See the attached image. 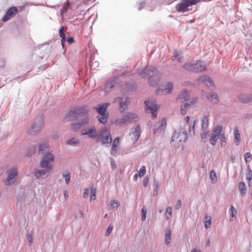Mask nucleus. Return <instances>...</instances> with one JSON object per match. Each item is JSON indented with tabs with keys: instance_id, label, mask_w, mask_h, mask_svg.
I'll return each instance as SVG.
<instances>
[{
	"instance_id": "obj_36",
	"label": "nucleus",
	"mask_w": 252,
	"mask_h": 252,
	"mask_svg": "<svg viewBox=\"0 0 252 252\" xmlns=\"http://www.w3.org/2000/svg\"><path fill=\"white\" fill-rule=\"evenodd\" d=\"M79 143V140L75 138H72L69 139L67 142V144L71 145H76Z\"/></svg>"
},
{
	"instance_id": "obj_30",
	"label": "nucleus",
	"mask_w": 252,
	"mask_h": 252,
	"mask_svg": "<svg viewBox=\"0 0 252 252\" xmlns=\"http://www.w3.org/2000/svg\"><path fill=\"white\" fill-rule=\"evenodd\" d=\"M210 177L211 179V182L212 183L214 184L217 181V176L215 171L214 170H212L210 171Z\"/></svg>"
},
{
	"instance_id": "obj_62",
	"label": "nucleus",
	"mask_w": 252,
	"mask_h": 252,
	"mask_svg": "<svg viewBox=\"0 0 252 252\" xmlns=\"http://www.w3.org/2000/svg\"><path fill=\"white\" fill-rule=\"evenodd\" d=\"M210 246V241H209V240H208V242L206 244V246L207 247V246Z\"/></svg>"
},
{
	"instance_id": "obj_61",
	"label": "nucleus",
	"mask_w": 252,
	"mask_h": 252,
	"mask_svg": "<svg viewBox=\"0 0 252 252\" xmlns=\"http://www.w3.org/2000/svg\"><path fill=\"white\" fill-rule=\"evenodd\" d=\"M166 124V121H165V119H163L162 120V125L163 124L164 125H165Z\"/></svg>"
},
{
	"instance_id": "obj_42",
	"label": "nucleus",
	"mask_w": 252,
	"mask_h": 252,
	"mask_svg": "<svg viewBox=\"0 0 252 252\" xmlns=\"http://www.w3.org/2000/svg\"><path fill=\"white\" fill-rule=\"evenodd\" d=\"M218 138H219L217 136H214L212 134L209 140L210 143L212 145H215L216 144V142Z\"/></svg>"
},
{
	"instance_id": "obj_54",
	"label": "nucleus",
	"mask_w": 252,
	"mask_h": 252,
	"mask_svg": "<svg viewBox=\"0 0 252 252\" xmlns=\"http://www.w3.org/2000/svg\"><path fill=\"white\" fill-rule=\"evenodd\" d=\"M114 87L113 82H110L106 84V88H112Z\"/></svg>"
},
{
	"instance_id": "obj_17",
	"label": "nucleus",
	"mask_w": 252,
	"mask_h": 252,
	"mask_svg": "<svg viewBox=\"0 0 252 252\" xmlns=\"http://www.w3.org/2000/svg\"><path fill=\"white\" fill-rule=\"evenodd\" d=\"M190 120V117L189 116H187L185 118V120L186 122L187 125L189 126V132L190 133L191 131H192V133H194V125H195V120H191L189 122Z\"/></svg>"
},
{
	"instance_id": "obj_49",
	"label": "nucleus",
	"mask_w": 252,
	"mask_h": 252,
	"mask_svg": "<svg viewBox=\"0 0 252 252\" xmlns=\"http://www.w3.org/2000/svg\"><path fill=\"white\" fill-rule=\"evenodd\" d=\"M117 146L114 145H112L111 151V154L112 155H115V154L117 153Z\"/></svg>"
},
{
	"instance_id": "obj_29",
	"label": "nucleus",
	"mask_w": 252,
	"mask_h": 252,
	"mask_svg": "<svg viewBox=\"0 0 252 252\" xmlns=\"http://www.w3.org/2000/svg\"><path fill=\"white\" fill-rule=\"evenodd\" d=\"M140 135V127L139 126H137L135 129L134 131L132 132V135L134 137V139L137 140Z\"/></svg>"
},
{
	"instance_id": "obj_5",
	"label": "nucleus",
	"mask_w": 252,
	"mask_h": 252,
	"mask_svg": "<svg viewBox=\"0 0 252 252\" xmlns=\"http://www.w3.org/2000/svg\"><path fill=\"white\" fill-rule=\"evenodd\" d=\"M108 105V103H105L95 107V109L99 114V116H97L98 120L103 124H105L108 120V115L106 113V110Z\"/></svg>"
},
{
	"instance_id": "obj_8",
	"label": "nucleus",
	"mask_w": 252,
	"mask_h": 252,
	"mask_svg": "<svg viewBox=\"0 0 252 252\" xmlns=\"http://www.w3.org/2000/svg\"><path fill=\"white\" fill-rule=\"evenodd\" d=\"M185 67L193 72H200L205 70L206 65L202 62L198 61L195 63H189L185 65Z\"/></svg>"
},
{
	"instance_id": "obj_11",
	"label": "nucleus",
	"mask_w": 252,
	"mask_h": 252,
	"mask_svg": "<svg viewBox=\"0 0 252 252\" xmlns=\"http://www.w3.org/2000/svg\"><path fill=\"white\" fill-rule=\"evenodd\" d=\"M145 104L146 106L147 109H149L151 111L153 118H155L156 117H157V112L159 107L155 102H151L148 100H146L145 101Z\"/></svg>"
},
{
	"instance_id": "obj_60",
	"label": "nucleus",
	"mask_w": 252,
	"mask_h": 252,
	"mask_svg": "<svg viewBox=\"0 0 252 252\" xmlns=\"http://www.w3.org/2000/svg\"><path fill=\"white\" fill-rule=\"evenodd\" d=\"M63 193H64V197L65 198H67L68 197V195H67V191H64L63 192Z\"/></svg>"
},
{
	"instance_id": "obj_1",
	"label": "nucleus",
	"mask_w": 252,
	"mask_h": 252,
	"mask_svg": "<svg viewBox=\"0 0 252 252\" xmlns=\"http://www.w3.org/2000/svg\"><path fill=\"white\" fill-rule=\"evenodd\" d=\"M54 159V157L50 153H47L44 156L41 160L40 166L41 168L45 169L35 170L34 173L37 178H44L49 175L50 172L53 169V166L51 164H50V162L53 161Z\"/></svg>"
},
{
	"instance_id": "obj_58",
	"label": "nucleus",
	"mask_w": 252,
	"mask_h": 252,
	"mask_svg": "<svg viewBox=\"0 0 252 252\" xmlns=\"http://www.w3.org/2000/svg\"><path fill=\"white\" fill-rule=\"evenodd\" d=\"M67 41L70 43H72L74 42V39L73 37H70L67 39Z\"/></svg>"
},
{
	"instance_id": "obj_63",
	"label": "nucleus",
	"mask_w": 252,
	"mask_h": 252,
	"mask_svg": "<svg viewBox=\"0 0 252 252\" xmlns=\"http://www.w3.org/2000/svg\"><path fill=\"white\" fill-rule=\"evenodd\" d=\"M191 252H197V251L196 249H193L191 251Z\"/></svg>"
},
{
	"instance_id": "obj_45",
	"label": "nucleus",
	"mask_w": 252,
	"mask_h": 252,
	"mask_svg": "<svg viewBox=\"0 0 252 252\" xmlns=\"http://www.w3.org/2000/svg\"><path fill=\"white\" fill-rule=\"evenodd\" d=\"M203 132L201 134V137L202 139L207 138L210 135V131L206 130H203Z\"/></svg>"
},
{
	"instance_id": "obj_41",
	"label": "nucleus",
	"mask_w": 252,
	"mask_h": 252,
	"mask_svg": "<svg viewBox=\"0 0 252 252\" xmlns=\"http://www.w3.org/2000/svg\"><path fill=\"white\" fill-rule=\"evenodd\" d=\"M96 196V189L93 188L91 190L90 200H95Z\"/></svg>"
},
{
	"instance_id": "obj_34",
	"label": "nucleus",
	"mask_w": 252,
	"mask_h": 252,
	"mask_svg": "<svg viewBox=\"0 0 252 252\" xmlns=\"http://www.w3.org/2000/svg\"><path fill=\"white\" fill-rule=\"evenodd\" d=\"M247 179L249 181V186H252V171L249 170L247 174Z\"/></svg>"
},
{
	"instance_id": "obj_18",
	"label": "nucleus",
	"mask_w": 252,
	"mask_h": 252,
	"mask_svg": "<svg viewBox=\"0 0 252 252\" xmlns=\"http://www.w3.org/2000/svg\"><path fill=\"white\" fill-rule=\"evenodd\" d=\"M239 99L243 103H249L252 101V94H242L239 95Z\"/></svg>"
},
{
	"instance_id": "obj_14",
	"label": "nucleus",
	"mask_w": 252,
	"mask_h": 252,
	"mask_svg": "<svg viewBox=\"0 0 252 252\" xmlns=\"http://www.w3.org/2000/svg\"><path fill=\"white\" fill-rule=\"evenodd\" d=\"M173 90V84L168 82L166 84L165 88L162 89H158L157 93L159 95H164L170 93Z\"/></svg>"
},
{
	"instance_id": "obj_51",
	"label": "nucleus",
	"mask_w": 252,
	"mask_h": 252,
	"mask_svg": "<svg viewBox=\"0 0 252 252\" xmlns=\"http://www.w3.org/2000/svg\"><path fill=\"white\" fill-rule=\"evenodd\" d=\"M119 142H120V138L119 137H117L113 141L112 145H114L118 146V144H119Z\"/></svg>"
},
{
	"instance_id": "obj_53",
	"label": "nucleus",
	"mask_w": 252,
	"mask_h": 252,
	"mask_svg": "<svg viewBox=\"0 0 252 252\" xmlns=\"http://www.w3.org/2000/svg\"><path fill=\"white\" fill-rule=\"evenodd\" d=\"M88 193H89V190H88V189H85L84 192V193L83 194V197H84L85 198H87V197L88 196Z\"/></svg>"
},
{
	"instance_id": "obj_56",
	"label": "nucleus",
	"mask_w": 252,
	"mask_h": 252,
	"mask_svg": "<svg viewBox=\"0 0 252 252\" xmlns=\"http://www.w3.org/2000/svg\"><path fill=\"white\" fill-rule=\"evenodd\" d=\"M180 53L179 52H176L175 53V55H174V56L172 57V60H176V59L177 57H179V56H180Z\"/></svg>"
},
{
	"instance_id": "obj_31",
	"label": "nucleus",
	"mask_w": 252,
	"mask_h": 252,
	"mask_svg": "<svg viewBox=\"0 0 252 252\" xmlns=\"http://www.w3.org/2000/svg\"><path fill=\"white\" fill-rule=\"evenodd\" d=\"M49 150V146L47 143L41 144L39 147V153H42L45 150Z\"/></svg>"
},
{
	"instance_id": "obj_37",
	"label": "nucleus",
	"mask_w": 252,
	"mask_h": 252,
	"mask_svg": "<svg viewBox=\"0 0 252 252\" xmlns=\"http://www.w3.org/2000/svg\"><path fill=\"white\" fill-rule=\"evenodd\" d=\"M110 205L112 209H117L120 206V203L118 201L113 200L110 201Z\"/></svg>"
},
{
	"instance_id": "obj_20",
	"label": "nucleus",
	"mask_w": 252,
	"mask_h": 252,
	"mask_svg": "<svg viewBox=\"0 0 252 252\" xmlns=\"http://www.w3.org/2000/svg\"><path fill=\"white\" fill-rule=\"evenodd\" d=\"M122 99V98L118 97L115 98L114 101L120 103V109L123 112L127 107L128 102L127 101H123Z\"/></svg>"
},
{
	"instance_id": "obj_48",
	"label": "nucleus",
	"mask_w": 252,
	"mask_h": 252,
	"mask_svg": "<svg viewBox=\"0 0 252 252\" xmlns=\"http://www.w3.org/2000/svg\"><path fill=\"white\" fill-rule=\"evenodd\" d=\"M113 229V226L112 225H109L105 232V235L107 236H109L111 233Z\"/></svg>"
},
{
	"instance_id": "obj_19",
	"label": "nucleus",
	"mask_w": 252,
	"mask_h": 252,
	"mask_svg": "<svg viewBox=\"0 0 252 252\" xmlns=\"http://www.w3.org/2000/svg\"><path fill=\"white\" fill-rule=\"evenodd\" d=\"M197 101L195 97L191 98V100L189 103H186L183 107H181V113L182 115H185L186 113V109L189 106L193 105Z\"/></svg>"
},
{
	"instance_id": "obj_43",
	"label": "nucleus",
	"mask_w": 252,
	"mask_h": 252,
	"mask_svg": "<svg viewBox=\"0 0 252 252\" xmlns=\"http://www.w3.org/2000/svg\"><path fill=\"white\" fill-rule=\"evenodd\" d=\"M141 220L142 221H145L146 219L147 210L145 207H143L141 210Z\"/></svg>"
},
{
	"instance_id": "obj_13",
	"label": "nucleus",
	"mask_w": 252,
	"mask_h": 252,
	"mask_svg": "<svg viewBox=\"0 0 252 252\" xmlns=\"http://www.w3.org/2000/svg\"><path fill=\"white\" fill-rule=\"evenodd\" d=\"M89 122V119L86 114H83L82 118L79 119V122L77 124H73L72 125L71 128L74 130H77L80 129L82 126H84Z\"/></svg>"
},
{
	"instance_id": "obj_10",
	"label": "nucleus",
	"mask_w": 252,
	"mask_h": 252,
	"mask_svg": "<svg viewBox=\"0 0 252 252\" xmlns=\"http://www.w3.org/2000/svg\"><path fill=\"white\" fill-rule=\"evenodd\" d=\"M18 174V171L16 168H13L10 169L8 171L7 177L5 181V183L7 185H9L14 182L15 178L16 177Z\"/></svg>"
},
{
	"instance_id": "obj_9",
	"label": "nucleus",
	"mask_w": 252,
	"mask_h": 252,
	"mask_svg": "<svg viewBox=\"0 0 252 252\" xmlns=\"http://www.w3.org/2000/svg\"><path fill=\"white\" fill-rule=\"evenodd\" d=\"M82 114L81 113V111L79 109H74L71 110L66 115L64 119L66 121L73 120V119L77 118L79 119L82 118Z\"/></svg>"
},
{
	"instance_id": "obj_64",
	"label": "nucleus",
	"mask_w": 252,
	"mask_h": 252,
	"mask_svg": "<svg viewBox=\"0 0 252 252\" xmlns=\"http://www.w3.org/2000/svg\"><path fill=\"white\" fill-rule=\"evenodd\" d=\"M108 217V214H105V216H104V218H107Z\"/></svg>"
},
{
	"instance_id": "obj_26",
	"label": "nucleus",
	"mask_w": 252,
	"mask_h": 252,
	"mask_svg": "<svg viewBox=\"0 0 252 252\" xmlns=\"http://www.w3.org/2000/svg\"><path fill=\"white\" fill-rule=\"evenodd\" d=\"M171 231L170 228H168L165 234V243L168 245L170 243V240H171Z\"/></svg>"
},
{
	"instance_id": "obj_57",
	"label": "nucleus",
	"mask_w": 252,
	"mask_h": 252,
	"mask_svg": "<svg viewBox=\"0 0 252 252\" xmlns=\"http://www.w3.org/2000/svg\"><path fill=\"white\" fill-rule=\"evenodd\" d=\"M111 165L113 169L115 168L116 167V164L114 160H112L111 161Z\"/></svg>"
},
{
	"instance_id": "obj_47",
	"label": "nucleus",
	"mask_w": 252,
	"mask_h": 252,
	"mask_svg": "<svg viewBox=\"0 0 252 252\" xmlns=\"http://www.w3.org/2000/svg\"><path fill=\"white\" fill-rule=\"evenodd\" d=\"M230 211L231 212V216L232 218H233L234 217H235L236 214H237V211H236V210L234 208V207L233 206H231L230 208Z\"/></svg>"
},
{
	"instance_id": "obj_59",
	"label": "nucleus",
	"mask_w": 252,
	"mask_h": 252,
	"mask_svg": "<svg viewBox=\"0 0 252 252\" xmlns=\"http://www.w3.org/2000/svg\"><path fill=\"white\" fill-rule=\"evenodd\" d=\"M138 177H139V175L138 174H136L135 175H134V180L135 181H137V179H138Z\"/></svg>"
},
{
	"instance_id": "obj_23",
	"label": "nucleus",
	"mask_w": 252,
	"mask_h": 252,
	"mask_svg": "<svg viewBox=\"0 0 252 252\" xmlns=\"http://www.w3.org/2000/svg\"><path fill=\"white\" fill-rule=\"evenodd\" d=\"M208 99L212 103H217L219 101L217 95L216 94L212 93L208 96H206Z\"/></svg>"
},
{
	"instance_id": "obj_12",
	"label": "nucleus",
	"mask_w": 252,
	"mask_h": 252,
	"mask_svg": "<svg viewBox=\"0 0 252 252\" xmlns=\"http://www.w3.org/2000/svg\"><path fill=\"white\" fill-rule=\"evenodd\" d=\"M81 133L82 135H87L91 138H97L98 137L96 128L93 126L82 129L81 131Z\"/></svg>"
},
{
	"instance_id": "obj_33",
	"label": "nucleus",
	"mask_w": 252,
	"mask_h": 252,
	"mask_svg": "<svg viewBox=\"0 0 252 252\" xmlns=\"http://www.w3.org/2000/svg\"><path fill=\"white\" fill-rule=\"evenodd\" d=\"M205 221L204 222V226L205 228H208L211 226V220L210 216H206L205 217Z\"/></svg>"
},
{
	"instance_id": "obj_28",
	"label": "nucleus",
	"mask_w": 252,
	"mask_h": 252,
	"mask_svg": "<svg viewBox=\"0 0 252 252\" xmlns=\"http://www.w3.org/2000/svg\"><path fill=\"white\" fill-rule=\"evenodd\" d=\"M70 4L69 1L68 0H67L63 4L62 8L61 10V14L62 16H63V14L66 12L69 5Z\"/></svg>"
},
{
	"instance_id": "obj_52",
	"label": "nucleus",
	"mask_w": 252,
	"mask_h": 252,
	"mask_svg": "<svg viewBox=\"0 0 252 252\" xmlns=\"http://www.w3.org/2000/svg\"><path fill=\"white\" fill-rule=\"evenodd\" d=\"M149 182V179L148 177H145L143 180V186L144 187H146L148 186Z\"/></svg>"
},
{
	"instance_id": "obj_55",
	"label": "nucleus",
	"mask_w": 252,
	"mask_h": 252,
	"mask_svg": "<svg viewBox=\"0 0 252 252\" xmlns=\"http://www.w3.org/2000/svg\"><path fill=\"white\" fill-rule=\"evenodd\" d=\"M181 205V200H178L177 201V204H176V209H179V208L180 207Z\"/></svg>"
},
{
	"instance_id": "obj_35",
	"label": "nucleus",
	"mask_w": 252,
	"mask_h": 252,
	"mask_svg": "<svg viewBox=\"0 0 252 252\" xmlns=\"http://www.w3.org/2000/svg\"><path fill=\"white\" fill-rule=\"evenodd\" d=\"M63 176L65 180L66 184H68L70 179V174L68 172H65L63 173Z\"/></svg>"
},
{
	"instance_id": "obj_39",
	"label": "nucleus",
	"mask_w": 252,
	"mask_h": 252,
	"mask_svg": "<svg viewBox=\"0 0 252 252\" xmlns=\"http://www.w3.org/2000/svg\"><path fill=\"white\" fill-rule=\"evenodd\" d=\"M172 215V208L171 207H168L166 208V213H165V217L167 220H169L170 216Z\"/></svg>"
},
{
	"instance_id": "obj_25",
	"label": "nucleus",
	"mask_w": 252,
	"mask_h": 252,
	"mask_svg": "<svg viewBox=\"0 0 252 252\" xmlns=\"http://www.w3.org/2000/svg\"><path fill=\"white\" fill-rule=\"evenodd\" d=\"M208 126V116H204L201 120V127L203 130H206Z\"/></svg>"
},
{
	"instance_id": "obj_6",
	"label": "nucleus",
	"mask_w": 252,
	"mask_h": 252,
	"mask_svg": "<svg viewBox=\"0 0 252 252\" xmlns=\"http://www.w3.org/2000/svg\"><path fill=\"white\" fill-rule=\"evenodd\" d=\"M25 6H20L18 8L13 6L10 7L7 10L5 15L3 17L2 20L6 22L11 18L13 17L18 11H22L25 9Z\"/></svg>"
},
{
	"instance_id": "obj_24",
	"label": "nucleus",
	"mask_w": 252,
	"mask_h": 252,
	"mask_svg": "<svg viewBox=\"0 0 252 252\" xmlns=\"http://www.w3.org/2000/svg\"><path fill=\"white\" fill-rule=\"evenodd\" d=\"M222 131V127L220 126H217L213 130V135L217 136L218 138L222 134L221 132Z\"/></svg>"
},
{
	"instance_id": "obj_4",
	"label": "nucleus",
	"mask_w": 252,
	"mask_h": 252,
	"mask_svg": "<svg viewBox=\"0 0 252 252\" xmlns=\"http://www.w3.org/2000/svg\"><path fill=\"white\" fill-rule=\"evenodd\" d=\"M201 0H182L181 2L176 6V9L180 12H185L189 10V7L195 5Z\"/></svg>"
},
{
	"instance_id": "obj_32",
	"label": "nucleus",
	"mask_w": 252,
	"mask_h": 252,
	"mask_svg": "<svg viewBox=\"0 0 252 252\" xmlns=\"http://www.w3.org/2000/svg\"><path fill=\"white\" fill-rule=\"evenodd\" d=\"M63 27H62L59 30L60 36L62 38L61 42L63 46V44L65 41V35L63 32Z\"/></svg>"
},
{
	"instance_id": "obj_3",
	"label": "nucleus",
	"mask_w": 252,
	"mask_h": 252,
	"mask_svg": "<svg viewBox=\"0 0 252 252\" xmlns=\"http://www.w3.org/2000/svg\"><path fill=\"white\" fill-rule=\"evenodd\" d=\"M188 135L186 130L179 129L175 131L171 138V144L176 147L182 145L183 142L186 141Z\"/></svg>"
},
{
	"instance_id": "obj_2",
	"label": "nucleus",
	"mask_w": 252,
	"mask_h": 252,
	"mask_svg": "<svg viewBox=\"0 0 252 252\" xmlns=\"http://www.w3.org/2000/svg\"><path fill=\"white\" fill-rule=\"evenodd\" d=\"M158 72L154 67H147L141 73L143 77L149 76V83L152 86H156L159 81Z\"/></svg>"
},
{
	"instance_id": "obj_7",
	"label": "nucleus",
	"mask_w": 252,
	"mask_h": 252,
	"mask_svg": "<svg viewBox=\"0 0 252 252\" xmlns=\"http://www.w3.org/2000/svg\"><path fill=\"white\" fill-rule=\"evenodd\" d=\"M97 138L101 141L102 144L110 145L112 142L110 132L107 129L101 130L98 134Z\"/></svg>"
},
{
	"instance_id": "obj_15",
	"label": "nucleus",
	"mask_w": 252,
	"mask_h": 252,
	"mask_svg": "<svg viewBox=\"0 0 252 252\" xmlns=\"http://www.w3.org/2000/svg\"><path fill=\"white\" fill-rule=\"evenodd\" d=\"M189 94L186 91H183L178 94L176 99L178 103H184L189 100Z\"/></svg>"
},
{
	"instance_id": "obj_16",
	"label": "nucleus",
	"mask_w": 252,
	"mask_h": 252,
	"mask_svg": "<svg viewBox=\"0 0 252 252\" xmlns=\"http://www.w3.org/2000/svg\"><path fill=\"white\" fill-rule=\"evenodd\" d=\"M198 82L199 85H204L208 87H211L213 85L211 78L207 76H202L200 77L198 79Z\"/></svg>"
},
{
	"instance_id": "obj_46",
	"label": "nucleus",
	"mask_w": 252,
	"mask_h": 252,
	"mask_svg": "<svg viewBox=\"0 0 252 252\" xmlns=\"http://www.w3.org/2000/svg\"><path fill=\"white\" fill-rule=\"evenodd\" d=\"M41 128V126H32L30 129L31 133L38 131Z\"/></svg>"
},
{
	"instance_id": "obj_27",
	"label": "nucleus",
	"mask_w": 252,
	"mask_h": 252,
	"mask_svg": "<svg viewBox=\"0 0 252 252\" xmlns=\"http://www.w3.org/2000/svg\"><path fill=\"white\" fill-rule=\"evenodd\" d=\"M239 190L241 192L242 195H245L246 192V187L244 182H242L239 183L238 186Z\"/></svg>"
},
{
	"instance_id": "obj_38",
	"label": "nucleus",
	"mask_w": 252,
	"mask_h": 252,
	"mask_svg": "<svg viewBox=\"0 0 252 252\" xmlns=\"http://www.w3.org/2000/svg\"><path fill=\"white\" fill-rule=\"evenodd\" d=\"M146 167L145 166H142L138 171V174L139 175V177L140 178L142 177L146 174Z\"/></svg>"
},
{
	"instance_id": "obj_40",
	"label": "nucleus",
	"mask_w": 252,
	"mask_h": 252,
	"mask_svg": "<svg viewBox=\"0 0 252 252\" xmlns=\"http://www.w3.org/2000/svg\"><path fill=\"white\" fill-rule=\"evenodd\" d=\"M244 158L246 163L249 162L252 159V156L250 153L247 152L244 154Z\"/></svg>"
},
{
	"instance_id": "obj_44",
	"label": "nucleus",
	"mask_w": 252,
	"mask_h": 252,
	"mask_svg": "<svg viewBox=\"0 0 252 252\" xmlns=\"http://www.w3.org/2000/svg\"><path fill=\"white\" fill-rule=\"evenodd\" d=\"M220 141L221 146H224L226 144V138L224 133L220 134Z\"/></svg>"
},
{
	"instance_id": "obj_50",
	"label": "nucleus",
	"mask_w": 252,
	"mask_h": 252,
	"mask_svg": "<svg viewBox=\"0 0 252 252\" xmlns=\"http://www.w3.org/2000/svg\"><path fill=\"white\" fill-rule=\"evenodd\" d=\"M27 240L29 244H31L32 243V236L31 234H28L27 235Z\"/></svg>"
},
{
	"instance_id": "obj_21",
	"label": "nucleus",
	"mask_w": 252,
	"mask_h": 252,
	"mask_svg": "<svg viewBox=\"0 0 252 252\" xmlns=\"http://www.w3.org/2000/svg\"><path fill=\"white\" fill-rule=\"evenodd\" d=\"M132 115H130L127 118L126 117H125L122 118L118 119L116 120L115 122L116 125L117 126H122L126 123V122L129 120V119H134V117H132L131 116Z\"/></svg>"
},
{
	"instance_id": "obj_22",
	"label": "nucleus",
	"mask_w": 252,
	"mask_h": 252,
	"mask_svg": "<svg viewBox=\"0 0 252 252\" xmlns=\"http://www.w3.org/2000/svg\"><path fill=\"white\" fill-rule=\"evenodd\" d=\"M234 140L236 145H239L241 141V135L237 128H235L234 130Z\"/></svg>"
}]
</instances>
